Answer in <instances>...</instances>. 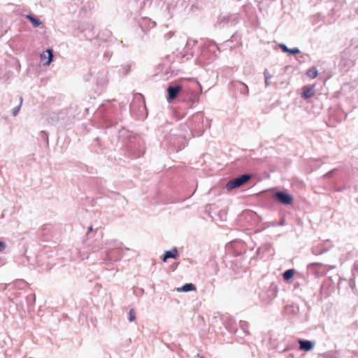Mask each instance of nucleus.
Returning <instances> with one entry per match:
<instances>
[{
	"label": "nucleus",
	"instance_id": "20",
	"mask_svg": "<svg viewBox=\"0 0 358 358\" xmlns=\"http://www.w3.org/2000/svg\"><path fill=\"white\" fill-rule=\"evenodd\" d=\"M328 250L322 244H319L312 248V253L315 255H319L324 253Z\"/></svg>",
	"mask_w": 358,
	"mask_h": 358
},
{
	"label": "nucleus",
	"instance_id": "33",
	"mask_svg": "<svg viewBox=\"0 0 358 358\" xmlns=\"http://www.w3.org/2000/svg\"><path fill=\"white\" fill-rule=\"evenodd\" d=\"M20 103L18 106H17L16 107H15L13 109V111H12V113H13V116H16L18 113H19V110L21 108V106H22V101H23V98L22 96H20Z\"/></svg>",
	"mask_w": 358,
	"mask_h": 358
},
{
	"label": "nucleus",
	"instance_id": "31",
	"mask_svg": "<svg viewBox=\"0 0 358 358\" xmlns=\"http://www.w3.org/2000/svg\"><path fill=\"white\" fill-rule=\"evenodd\" d=\"M93 231V227L92 226H90L87 229V232L86 234V240L85 241V243L88 245V246H92L94 249H96L95 247H93L91 244V243L89 241V238H90V233H92Z\"/></svg>",
	"mask_w": 358,
	"mask_h": 358
},
{
	"label": "nucleus",
	"instance_id": "12",
	"mask_svg": "<svg viewBox=\"0 0 358 358\" xmlns=\"http://www.w3.org/2000/svg\"><path fill=\"white\" fill-rule=\"evenodd\" d=\"M298 343L299 344L300 350L309 352L313 349L315 342L300 338L298 340Z\"/></svg>",
	"mask_w": 358,
	"mask_h": 358
},
{
	"label": "nucleus",
	"instance_id": "6",
	"mask_svg": "<svg viewBox=\"0 0 358 358\" xmlns=\"http://www.w3.org/2000/svg\"><path fill=\"white\" fill-rule=\"evenodd\" d=\"M253 174L252 173H244L242 174L235 178L229 180L225 185V188L228 191H231L233 189L241 187L244 185L248 181L253 178Z\"/></svg>",
	"mask_w": 358,
	"mask_h": 358
},
{
	"label": "nucleus",
	"instance_id": "49",
	"mask_svg": "<svg viewBox=\"0 0 358 358\" xmlns=\"http://www.w3.org/2000/svg\"><path fill=\"white\" fill-rule=\"evenodd\" d=\"M194 83H195L196 85H199V87H200V93H201V92H202V91H201V90H201V86L200 85V84L199 83V82H197L196 80H194Z\"/></svg>",
	"mask_w": 358,
	"mask_h": 358
},
{
	"label": "nucleus",
	"instance_id": "27",
	"mask_svg": "<svg viewBox=\"0 0 358 358\" xmlns=\"http://www.w3.org/2000/svg\"><path fill=\"white\" fill-rule=\"evenodd\" d=\"M239 326H240L241 331L245 335H248L249 334V331L248 330L249 324H248V322L241 320L240 322H239Z\"/></svg>",
	"mask_w": 358,
	"mask_h": 358
},
{
	"label": "nucleus",
	"instance_id": "26",
	"mask_svg": "<svg viewBox=\"0 0 358 358\" xmlns=\"http://www.w3.org/2000/svg\"><path fill=\"white\" fill-rule=\"evenodd\" d=\"M15 262L19 264H22V265H27L28 264H29V257L25 256V255H22V256H19L16 258L15 259Z\"/></svg>",
	"mask_w": 358,
	"mask_h": 358
},
{
	"label": "nucleus",
	"instance_id": "51",
	"mask_svg": "<svg viewBox=\"0 0 358 358\" xmlns=\"http://www.w3.org/2000/svg\"><path fill=\"white\" fill-rule=\"evenodd\" d=\"M111 56V54H110L109 52H106L104 54V57H110Z\"/></svg>",
	"mask_w": 358,
	"mask_h": 358
},
{
	"label": "nucleus",
	"instance_id": "53",
	"mask_svg": "<svg viewBox=\"0 0 358 358\" xmlns=\"http://www.w3.org/2000/svg\"><path fill=\"white\" fill-rule=\"evenodd\" d=\"M4 264V262L2 259L0 258V266L3 265Z\"/></svg>",
	"mask_w": 358,
	"mask_h": 358
},
{
	"label": "nucleus",
	"instance_id": "47",
	"mask_svg": "<svg viewBox=\"0 0 358 358\" xmlns=\"http://www.w3.org/2000/svg\"><path fill=\"white\" fill-rule=\"evenodd\" d=\"M9 287H10L12 288V283L10 284H6L4 285V287H3V290H6V289H8Z\"/></svg>",
	"mask_w": 358,
	"mask_h": 358
},
{
	"label": "nucleus",
	"instance_id": "45",
	"mask_svg": "<svg viewBox=\"0 0 358 358\" xmlns=\"http://www.w3.org/2000/svg\"><path fill=\"white\" fill-rule=\"evenodd\" d=\"M168 257H166V255L165 254V252L164 253V255L162 256V260L163 262H166L168 259Z\"/></svg>",
	"mask_w": 358,
	"mask_h": 358
},
{
	"label": "nucleus",
	"instance_id": "3",
	"mask_svg": "<svg viewBox=\"0 0 358 358\" xmlns=\"http://www.w3.org/2000/svg\"><path fill=\"white\" fill-rule=\"evenodd\" d=\"M208 119H205L202 112H197L192 115L184 125H180L181 130H184L187 134L191 136H201L206 129L210 127Z\"/></svg>",
	"mask_w": 358,
	"mask_h": 358
},
{
	"label": "nucleus",
	"instance_id": "39",
	"mask_svg": "<svg viewBox=\"0 0 358 358\" xmlns=\"http://www.w3.org/2000/svg\"><path fill=\"white\" fill-rule=\"evenodd\" d=\"M279 48H280V50L283 52H285V53H288L289 52V48H287V46L284 44V43H280L279 44Z\"/></svg>",
	"mask_w": 358,
	"mask_h": 358
},
{
	"label": "nucleus",
	"instance_id": "21",
	"mask_svg": "<svg viewBox=\"0 0 358 358\" xmlns=\"http://www.w3.org/2000/svg\"><path fill=\"white\" fill-rule=\"evenodd\" d=\"M164 252L169 259H176L179 257V253L176 247H173L171 250H166Z\"/></svg>",
	"mask_w": 358,
	"mask_h": 358
},
{
	"label": "nucleus",
	"instance_id": "1",
	"mask_svg": "<svg viewBox=\"0 0 358 358\" xmlns=\"http://www.w3.org/2000/svg\"><path fill=\"white\" fill-rule=\"evenodd\" d=\"M112 144L125 147L130 155L135 158L144 154V145L140 136L134 135L130 131L122 127L117 130L115 138L112 137Z\"/></svg>",
	"mask_w": 358,
	"mask_h": 358
},
{
	"label": "nucleus",
	"instance_id": "54",
	"mask_svg": "<svg viewBox=\"0 0 358 358\" xmlns=\"http://www.w3.org/2000/svg\"><path fill=\"white\" fill-rule=\"evenodd\" d=\"M106 35L107 36L110 35V31L106 30Z\"/></svg>",
	"mask_w": 358,
	"mask_h": 358
},
{
	"label": "nucleus",
	"instance_id": "25",
	"mask_svg": "<svg viewBox=\"0 0 358 358\" xmlns=\"http://www.w3.org/2000/svg\"><path fill=\"white\" fill-rule=\"evenodd\" d=\"M197 43V41L191 38H189L187 39V41L186 43V45L185 48V51L187 55L189 54V50H191L194 46Z\"/></svg>",
	"mask_w": 358,
	"mask_h": 358
},
{
	"label": "nucleus",
	"instance_id": "57",
	"mask_svg": "<svg viewBox=\"0 0 358 358\" xmlns=\"http://www.w3.org/2000/svg\"><path fill=\"white\" fill-rule=\"evenodd\" d=\"M231 38H235V39H236V36H232Z\"/></svg>",
	"mask_w": 358,
	"mask_h": 358
},
{
	"label": "nucleus",
	"instance_id": "50",
	"mask_svg": "<svg viewBox=\"0 0 358 358\" xmlns=\"http://www.w3.org/2000/svg\"><path fill=\"white\" fill-rule=\"evenodd\" d=\"M229 331L230 332L236 333L238 331L237 329H229Z\"/></svg>",
	"mask_w": 358,
	"mask_h": 358
},
{
	"label": "nucleus",
	"instance_id": "29",
	"mask_svg": "<svg viewBox=\"0 0 358 358\" xmlns=\"http://www.w3.org/2000/svg\"><path fill=\"white\" fill-rule=\"evenodd\" d=\"M306 75L310 78H315L318 75V71L315 67H311L307 71Z\"/></svg>",
	"mask_w": 358,
	"mask_h": 358
},
{
	"label": "nucleus",
	"instance_id": "42",
	"mask_svg": "<svg viewBox=\"0 0 358 358\" xmlns=\"http://www.w3.org/2000/svg\"><path fill=\"white\" fill-rule=\"evenodd\" d=\"M6 247V244L3 241H0V252L3 250Z\"/></svg>",
	"mask_w": 358,
	"mask_h": 358
},
{
	"label": "nucleus",
	"instance_id": "36",
	"mask_svg": "<svg viewBox=\"0 0 358 358\" xmlns=\"http://www.w3.org/2000/svg\"><path fill=\"white\" fill-rule=\"evenodd\" d=\"M323 358H337L336 354L334 352H327L322 355Z\"/></svg>",
	"mask_w": 358,
	"mask_h": 358
},
{
	"label": "nucleus",
	"instance_id": "11",
	"mask_svg": "<svg viewBox=\"0 0 358 358\" xmlns=\"http://www.w3.org/2000/svg\"><path fill=\"white\" fill-rule=\"evenodd\" d=\"M217 22L220 24L234 25L238 22V15L237 13L220 15Z\"/></svg>",
	"mask_w": 358,
	"mask_h": 358
},
{
	"label": "nucleus",
	"instance_id": "23",
	"mask_svg": "<svg viewBox=\"0 0 358 358\" xmlns=\"http://www.w3.org/2000/svg\"><path fill=\"white\" fill-rule=\"evenodd\" d=\"M27 285V282L22 279H17L12 283V288L13 289H23Z\"/></svg>",
	"mask_w": 358,
	"mask_h": 358
},
{
	"label": "nucleus",
	"instance_id": "48",
	"mask_svg": "<svg viewBox=\"0 0 358 358\" xmlns=\"http://www.w3.org/2000/svg\"><path fill=\"white\" fill-rule=\"evenodd\" d=\"M287 358H295V355H294V353H289V354L287 355Z\"/></svg>",
	"mask_w": 358,
	"mask_h": 358
},
{
	"label": "nucleus",
	"instance_id": "59",
	"mask_svg": "<svg viewBox=\"0 0 358 358\" xmlns=\"http://www.w3.org/2000/svg\"><path fill=\"white\" fill-rule=\"evenodd\" d=\"M261 249H262L261 248H258L257 252H259V250H260Z\"/></svg>",
	"mask_w": 358,
	"mask_h": 358
},
{
	"label": "nucleus",
	"instance_id": "13",
	"mask_svg": "<svg viewBox=\"0 0 358 358\" xmlns=\"http://www.w3.org/2000/svg\"><path fill=\"white\" fill-rule=\"evenodd\" d=\"M53 50L47 49L41 55V60L44 66H49L53 60Z\"/></svg>",
	"mask_w": 358,
	"mask_h": 358
},
{
	"label": "nucleus",
	"instance_id": "8",
	"mask_svg": "<svg viewBox=\"0 0 358 358\" xmlns=\"http://www.w3.org/2000/svg\"><path fill=\"white\" fill-rule=\"evenodd\" d=\"M272 198L273 200L285 206L292 205L294 201V198L292 194L288 193L286 190L278 191L273 193Z\"/></svg>",
	"mask_w": 358,
	"mask_h": 358
},
{
	"label": "nucleus",
	"instance_id": "30",
	"mask_svg": "<svg viewBox=\"0 0 358 358\" xmlns=\"http://www.w3.org/2000/svg\"><path fill=\"white\" fill-rule=\"evenodd\" d=\"M130 69H131V65L129 64H127L125 65H122L120 68L119 72L120 73H122L124 76H126V75H127L129 73Z\"/></svg>",
	"mask_w": 358,
	"mask_h": 358
},
{
	"label": "nucleus",
	"instance_id": "16",
	"mask_svg": "<svg viewBox=\"0 0 358 358\" xmlns=\"http://www.w3.org/2000/svg\"><path fill=\"white\" fill-rule=\"evenodd\" d=\"M315 95V89L313 85L305 87L303 89L301 96L304 99H308Z\"/></svg>",
	"mask_w": 358,
	"mask_h": 358
},
{
	"label": "nucleus",
	"instance_id": "4",
	"mask_svg": "<svg viewBox=\"0 0 358 358\" xmlns=\"http://www.w3.org/2000/svg\"><path fill=\"white\" fill-rule=\"evenodd\" d=\"M187 138H190V135L187 134L180 127L178 130H172L171 134L165 137L164 141L173 150L178 152L185 148Z\"/></svg>",
	"mask_w": 358,
	"mask_h": 358
},
{
	"label": "nucleus",
	"instance_id": "40",
	"mask_svg": "<svg viewBox=\"0 0 358 358\" xmlns=\"http://www.w3.org/2000/svg\"><path fill=\"white\" fill-rule=\"evenodd\" d=\"M336 169H332L330 171L327 172L324 175V177L326 178H330L332 177L333 174L336 171Z\"/></svg>",
	"mask_w": 358,
	"mask_h": 358
},
{
	"label": "nucleus",
	"instance_id": "35",
	"mask_svg": "<svg viewBox=\"0 0 358 358\" xmlns=\"http://www.w3.org/2000/svg\"><path fill=\"white\" fill-rule=\"evenodd\" d=\"M40 137L44 140V141L45 142L46 145H48L49 144V139H48V134L46 131H41L40 132Z\"/></svg>",
	"mask_w": 358,
	"mask_h": 358
},
{
	"label": "nucleus",
	"instance_id": "37",
	"mask_svg": "<svg viewBox=\"0 0 358 358\" xmlns=\"http://www.w3.org/2000/svg\"><path fill=\"white\" fill-rule=\"evenodd\" d=\"M301 52L300 50L298 48H289L288 54L292 55H295L299 54Z\"/></svg>",
	"mask_w": 358,
	"mask_h": 358
},
{
	"label": "nucleus",
	"instance_id": "7",
	"mask_svg": "<svg viewBox=\"0 0 358 358\" xmlns=\"http://www.w3.org/2000/svg\"><path fill=\"white\" fill-rule=\"evenodd\" d=\"M200 93L194 90H183L180 96L181 100L187 103L190 107H193L199 102Z\"/></svg>",
	"mask_w": 358,
	"mask_h": 358
},
{
	"label": "nucleus",
	"instance_id": "28",
	"mask_svg": "<svg viewBox=\"0 0 358 358\" xmlns=\"http://www.w3.org/2000/svg\"><path fill=\"white\" fill-rule=\"evenodd\" d=\"M295 278L296 280H299L294 284V287L295 288L298 287L301 284H303V283L306 282V279H305L303 275L301 274V273H296V275H295Z\"/></svg>",
	"mask_w": 358,
	"mask_h": 358
},
{
	"label": "nucleus",
	"instance_id": "34",
	"mask_svg": "<svg viewBox=\"0 0 358 358\" xmlns=\"http://www.w3.org/2000/svg\"><path fill=\"white\" fill-rule=\"evenodd\" d=\"M264 78H265V85L268 87L270 85L269 79L271 78V75L269 73L267 69H265L264 72Z\"/></svg>",
	"mask_w": 358,
	"mask_h": 358
},
{
	"label": "nucleus",
	"instance_id": "17",
	"mask_svg": "<svg viewBox=\"0 0 358 358\" xmlns=\"http://www.w3.org/2000/svg\"><path fill=\"white\" fill-rule=\"evenodd\" d=\"M26 18L31 23L34 27H38L42 24L41 20L33 14H28Z\"/></svg>",
	"mask_w": 358,
	"mask_h": 358
},
{
	"label": "nucleus",
	"instance_id": "10",
	"mask_svg": "<svg viewBox=\"0 0 358 358\" xmlns=\"http://www.w3.org/2000/svg\"><path fill=\"white\" fill-rule=\"evenodd\" d=\"M278 293L277 285L271 283L267 288L265 292L261 294V298L266 303L271 302L274 298L276 297Z\"/></svg>",
	"mask_w": 358,
	"mask_h": 358
},
{
	"label": "nucleus",
	"instance_id": "18",
	"mask_svg": "<svg viewBox=\"0 0 358 358\" xmlns=\"http://www.w3.org/2000/svg\"><path fill=\"white\" fill-rule=\"evenodd\" d=\"M299 312V307L295 305H287L285 306V313L288 315H296Z\"/></svg>",
	"mask_w": 358,
	"mask_h": 358
},
{
	"label": "nucleus",
	"instance_id": "55",
	"mask_svg": "<svg viewBox=\"0 0 358 358\" xmlns=\"http://www.w3.org/2000/svg\"><path fill=\"white\" fill-rule=\"evenodd\" d=\"M230 41H232V40H228V41H226L224 43V44H227V43H228L229 42H230Z\"/></svg>",
	"mask_w": 358,
	"mask_h": 358
},
{
	"label": "nucleus",
	"instance_id": "22",
	"mask_svg": "<svg viewBox=\"0 0 358 358\" xmlns=\"http://www.w3.org/2000/svg\"><path fill=\"white\" fill-rule=\"evenodd\" d=\"M295 270L294 268H290L285 271L282 273V278L285 281L287 282L292 278L294 277Z\"/></svg>",
	"mask_w": 358,
	"mask_h": 358
},
{
	"label": "nucleus",
	"instance_id": "60",
	"mask_svg": "<svg viewBox=\"0 0 358 358\" xmlns=\"http://www.w3.org/2000/svg\"><path fill=\"white\" fill-rule=\"evenodd\" d=\"M198 357H199V355H198ZM200 358H203V357L201 356V357H200Z\"/></svg>",
	"mask_w": 358,
	"mask_h": 358
},
{
	"label": "nucleus",
	"instance_id": "58",
	"mask_svg": "<svg viewBox=\"0 0 358 358\" xmlns=\"http://www.w3.org/2000/svg\"><path fill=\"white\" fill-rule=\"evenodd\" d=\"M124 250H129V248H128L125 247V248H124Z\"/></svg>",
	"mask_w": 358,
	"mask_h": 358
},
{
	"label": "nucleus",
	"instance_id": "32",
	"mask_svg": "<svg viewBox=\"0 0 358 358\" xmlns=\"http://www.w3.org/2000/svg\"><path fill=\"white\" fill-rule=\"evenodd\" d=\"M27 302L29 306H33L35 303L36 296L35 294H29L26 297Z\"/></svg>",
	"mask_w": 358,
	"mask_h": 358
},
{
	"label": "nucleus",
	"instance_id": "24",
	"mask_svg": "<svg viewBox=\"0 0 358 358\" xmlns=\"http://www.w3.org/2000/svg\"><path fill=\"white\" fill-rule=\"evenodd\" d=\"M196 289V286L193 283H185L182 287L178 288V292H187Z\"/></svg>",
	"mask_w": 358,
	"mask_h": 358
},
{
	"label": "nucleus",
	"instance_id": "5",
	"mask_svg": "<svg viewBox=\"0 0 358 358\" xmlns=\"http://www.w3.org/2000/svg\"><path fill=\"white\" fill-rule=\"evenodd\" d=\"M108 244L109 248L104 252V255L102 257L103 262L106 264H110L120 261L123 256L122 243L114 240Z\"/></svg>",
	"mask_w": 358,
	"mask_h": 358
},
{
	"label": "nucleus",
	"instance_id": "46",
	"mask_svg": "<svg viewBox=\"0 0 358 358\" xmlns=\"http://www.w3.org/2000/svg\"><path fill=\"white\" fill-rule=\"evenodd\" d=\"M138 96H139V98L141 99V100L142 101V103L145 106V100H144V97L143 96L142 94H138Z\"/></svg>",
	"mask_w": 358,
	"mask_h": 358
},
{
	"label": "nucleus",
	"instance_id": "56",
	"mask_svg": "<svg viewBox=\"0 0 358 358\" xmlns=\"http://www.w3.org/2000/svg\"><path fill=\"white\" fill-rule=\"evenodd\" d=\"M270 248V245H266V250H268Z\"/></svg>",
	"mask_w": 358,
	"mask_h": 358
},
{
	"label": "nucleus",
	"instance_id": "38",
	"mask_svg": "<svg viewBox=\"0 0 358 358\" xmlns=\"http://www.w3.org/2000/svg\"><path fill=\"white\" fill-rule=\"evenodd\" d=\"M136 319L135 313L133 309H131L129 311V321L130 322H133Z\"/></svg>",
	"mask_w": 358,
	"mask_h": 358
},
{
	"label": "nucleus",
	"instance_id": "19",
	"mask_svg": "<svg viewBox=\"0 0 358 358\" xmlns=\"http://www.w3.org/2000/svg\"><path fill=\"white\" fill-rule=\"evenodd\" d=\"M355 64L354 60L350 58L343 57L341 61V65L345 68V71L350 69Z\"/></svg>",
	"mask_w": 358,
	"mask_h": 358
},
{
	"label": "nucleus",
	"instance_id": "2",
	"mask_svg": "<svg viewBox=\"0 0 358 358\" xmlns=\"http://www.w3.org/2000/svg\"><path fill=\"white\" fill-rule=\"evenodd\" d=\"M120 103L115 100L106 101L96 110V115L103 120L107 129H110L116 124L120 111Z\"/></svg>",
	"mask_w": 358,
	"mask_h": 358
},
{
	"label": "nucleus",
	"instance_id": "52",
	"mask_svg": "<svg viewBox=\"0 0 358 358\" xmlns=\"http://www.w3.org/2000/svg\"><path fill=\"white\" fill-rule=\"evenodd\" d=\"M319 264L318 263H312V264H310L308 266H315V265H317Z\"/></svg>",
	"mask_w": 358,
	"mask_h": 358
},
{
	"label": "nucleus",
	"instance_id": "15",
	"mask_svg": "<svg viewBox=\"0 0 358 358\" xmlns=\"http://www.w3.org/2000/svg\"><path fill=\"white\" fill-rule=\"evenodd\" d=\"M108 72L107 71L103 69L101 71H99L96 74V85L101 87H104L108 83Z\"/></svg>",
	"mask_w": 358,
	"mask_h": 358
},
{
	"label": "nucleus",
	"instance_id": "41",
	"mask_svg": "<svg viewBox=\"0 0 358 358\" xmlns=\"http://www.w3.org/2000/svg\"><path fill=\"white\" fill-rule=\"evenodd\" d=\"M277 223H278V227H279V226H284V225L285 224V217H282L280 219V222H277Z\"/></svg>",
	"mask_w": 358,
	"mask_h": 358
},
{
	"label": "nucleus",
	"instance_id": "44",
	"mask_svg": "<svg viewBox=\"0 0 358 358\" xmlns=\"http://www.w3.org/2000/svg\"><path fill=\"white\" fill-rule=\"evenodd\" d=\"M211 45H214L217 48V49L220 51V48L218 47V45L216 44V43L213 41H210L209 42V47H210Z\"/></svg>",
	"mask_w": 358,
	"mask_h": 358
},
{
	"label": "nucleus",
	"instance_id": "9",
	"mask_svg": "<svg viewBox=\"0 0 358 358\" xmlns=\"http://www.w3.org/2000/svg\"><path fill=\"white\" fill-rule=\"evenodd\" d=\"M183 87L181 85L178 84H171L166 88L167 92V101L171 102V101L176 99L178 96H181L182 92H183Z\"/></svg>",
	"mask_w": 358,
	"mask_h": 358
},
{
	"label": "nucleus",
	"instance_id": "43",
	"mask_svg": "<svg viewBox=\"0 0 358 358\" xmlns=\"http://www.w3.org/2000/svg\"><path fill=\"white\" fill-rule=\"evenodd\" d=\"M268 227H278V223L276 221H273V222H268Z\"/></svg>",
	"mask_w": 358,
	"mask_h": 358
},
{
	"label": "nucleus",
	"instance_id": "14",
	"mask_svg": "<svg viewBox=\"0 0 358 358\" xmlns=\"http://www.w3.org/2000/svg\"><path fill=\"white\" fill-rule=\"evenodd\" d=\"M231 87L235 90L238 91L241 94L248 95L249 89L248 87L243 83L241 81H234L231 83Z\"/></svg>",
	"mask_w": 358,
	"mask_h": 358
}]
</instances>
